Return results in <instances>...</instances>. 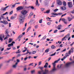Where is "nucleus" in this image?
<instances>
[{
	"mask_svg": "<svg viewBox=\"0 0 74 74\" xmlns=\"http://www.w3.org/2000/svg\"><path fill=\"white\" fill-rule=\"evenodd\" d=\"M1 23H3L4 25H6L8 24V23L7 21L3 20V21H0Z\"/></svg>",
	"mask_w": 74,
	"mask_h": 74,
	"instance_id": "obj_4",
	"label": "nucleus"
},
{
	"mask_svg": "<svg viewBox=\"0 0 74 74\" xmlns=\"http://www.w3.org/2000/svg\"><path fill=\"white\" fill-rule=\"evenodd\" d=\"M42 63V61H40L39 62L38 65L40 66V65H41Z\"/></svg>",
	"mask_w": 74,
	"mask_h": 74,
	"instance_id": "obj_33",
	"label": "nucleus"
},
{
	"mask_svg": "<svg viewBox=\"0 0 74 74\" xmlns=\"http://www.w3.org/2000/svg\"><path fill=\"white\" fill-rule=\"evenodd\" d=\"M21 51H20V49H19L16 52V53H21Z\"/></svg>",
	"mask_w": 74,
	"mask_h": 74,
	"instance_id": "obj_26",
	"label": "nucleus"
},
{
	"mask_svg": "<svg viewBox=\"0 0 74 74\" xmlns=\"http://www.w3.org/2000/svg\"><path fill=\"white\" fill-rule=\"evenodd\" d=\"M51 49H55L56 48V47L54 46L53 45L51 46Z\"/></svg>",
	"mask_w": 74,
	"mask_h": 74,
	"instance_id": "obj_21",
	"label": "nucleus"
},
{
	"mask_svg": "<svg viewBox=\"0 0 74 74\" xmlns=\"http://www.w3.org/2000/svg\"><path fill=\"white\" fill-rule=\"evenodd\" d=\"M71 63H72V62H69V63H67L66 64V67H68L69 66H70V64H71Z\"/></svg>",
	"mask_w": 74,
	"mask_h": 74,
	"instance_id": "obj_18",
	"label": "nucleus"
},
{
	"mask_svg": "<svg viewBox=\"0 0 74 74\" xmlns=\"http://www.w3.org/2000/svg\"><path fill=\"white\" fill-rule=\"evenodd\" d=\"M51 59V57H49V58L48 60V62H49V60Z\"/></svg>",
	"mask_w": 74,
	"mask_h": 74,
	"instance_id": "obj_58",
	"label": "nucleus"
},
{
	"mask_svg": "<svg viewBox=\"0 0 74 74\" xmlns=\"http://www.w3.org/2000/svg\"><path fill=\"white\" fill-rule=\"evenodd\" d=\"M62 3L64 6H66V5H67V3H66V2L64 1L62 2Z\"/></svg>",
	"mask_w": 74,
	"mask_h": 74,
	"instance_id": "obj_17",
	"label": "nucleus"
},
{
	"mask_svg": "<svg viewBox=\"0 0 74 74\" xmlns=\"http://www.w3.org/2000/svg\"><path fill=\"white\" fill-rule=\"evenodd\" d=\"M42 19H41L39 20V22L40 23H42Z\"/></svg>",
	"mask_w": 74,
	"mask_h": 74,
	"instance_id": "obj_37",
	"label": "nucleus"
},
{
	"mask_svg": "<svg viewBox=\"0 0 74 74\" xmlns=\"http://www.w3.org/2000/svg\"><path fill=\"white\" fill-rule=\"evenodd\" d=\"M56 54V52H55L54 53L51 54V56H54V55H55V54Z\"/></svg>",
	"mask_w": 74,
	"mask_h": 74,
	"instance_id": "obj_38",
	"label": "nucleus"
},
{
	"mask_svg": "<svg viewBox=\"0 0 74 74\" xmlns=\"http://www.w3.org/2000/svg\"><path fill=\"white\" fill-rule=\"evenodd\" d=\"M27 58H28V57H26L24 58V60L25 61H26V60H27Z\"/></svg>",
	"mask_w": 74,
	"mask_h": 74,
	"instance_id": "obj_52",
	"label": "nucleus"
},
{
	"mask_svg": "<svg viewBox=\"0 0 74 74\" xmlns=\"http://www.w3.org/2000/svg\"><path fill=\"white\" fill-rule=\"evenodd\" d=\"M16 61L17 62H18V63H19V62H20V60H19V59H17Z\"/></svg>",
	"mask_w": 74,
	"mask_h": 74,
	"instance_id": "obj_59",
	"label": "nucleus"
},
{
	"mask_svg": "<svg viewBox=\"0 0 74 74\" xmlns=\"http://www.w3.org/2000/svg\"><path fill=\"white\" fill-rule=\"evenodd\" d=\"M32 27H28V28L27 30V32L29 31V30H30V29H31V28Z\"/></svg>",
	"mask_w": 74,
	"mask_h": 74,
	"instance_id": "obj_24",
	"label": "nucleus"
},
{
	"mask_svg": "<svg viewBox=\"0 0 74 74\" xmlns=\"http://www.w3.org/2000/svg\"><path fill=\"white\" fill-rule=\"evenodd\" d=\"M6 37L7 38L10 37V35L8 34L6 35Z\"/></svg>",
	"mask_w": 74,
	"mask_h": 74,
	"instance_id": "obj_50",
	"label": "nucleus"
},
{
	"mask_svg": "<svg viewBox=\"0 0 74 74\" xmlns=\"http://www.w3.org/2000/svg\"><path fill=\"white\" fill-rule=\"evenodd\" d=\"M17 64H18V62H16L15 65H14L13 67V68H16V66H17Z\"/></svg>",
	"mask_w": 74,
	"mask_h": 74,
	"instance_id": "obj_19",
	"label": "nucleus"
},
{
	"mask_svg": "<svg viewBox=\"0 0 74 74\" xmlns=\"http://www.w3.org/2000/svg\"><path fill=\"white\" fill-rule=\"evenodd\" d=\"M9 7V5L5 7V8H1V11H5L6 10V9L8 8Z\"/></svg>",
	"mask_w": 74,
	"mask_h": 74,
	"instance_id": "obj_5",
	"label": "nucleus"
},
{
	"mask_svg": "<svg viewBox=\"0 0 74 74\" xmlns=\"http://www.w3.org/2000/svg\"><path fill=\"white\" fill-rule=\"evenodd\" d=\"M31 72V73L33 74V73H34L35 72V71L34 70L32 71Z\"/></svg>",
	"mask_w": 74,
	"mask_h": 74,
	"instance_id": "obj_43",
	"label": "nucleus"
},
{
	"mask_svg": "<svg viewBox=\"0 0 74 74\" xmlns=\"http://www.w3.org/2000/svg\"><path fill=\"white\" fill-rule=\"evenodd\" d=\"M51 14V15H56L57 16H58V15H62L63 14L62 13H58V14H57L56 13L54 12L52 13Z\"/></svg>",
	"mask_w": 74,
	"mask_h": 74,
	"instance_id": "obj_2",
	"label": "nucleus"
},
{
	"mask_svg": "<svg viewBox=\"0 0 74 74\" xmlns=\"http://www.w3.org/2000/svg\"><path fill=\"white\" fill-rule=\"evenodd\" d=\"M33 13L32 12H31V13H30V14H29V16H33Z\"/></svg>",
	"mask_w": 74,
	"mask_h": 74,
	"instance_id": "obj_32",
	"label": "nucleus"
},
{
	"mask_svg": "<svg viewBox=\"0 0 74 74\" xmlns=\"http://www.w3.org/2000/svg\"><path fill=\"white\" fill-rule=\"evenodd\" d=\"M13 45H14V44H12V43H11L9 44L8 46V47H11V46H13Z\"/></svg>",
	"mask_w": 74,
	"mask_h": 74,
	"instance_id": "obj_25",
	"label": "nucleus"
},
{
	"mask_svg": "<svg viewBox=\"0 0 74 74\" xmlns=\"http://www.w3.org/2000/svg\"><path fill=\"white\" fill-rule=\"evenodd\" d=\"M34 27L35 29H37L38 28V25H36Z\"/></svg>",
	"mask_w": 74,
	"mask_h": 74,
	"instance_id": "obj_48",
	"label": "nucleus"
},
{
	"mask_svg": "<svg viewBox=\"0 0 74 74\" xmlns=\"http://www.w3.org/2000/svg\"><path fill=\"white\" fill-rule=\"evenodd\" d=\"M57 32H58V30L56 29L54 31L53 33H56Z\"/></svg>",
	"mask_w": 74,
	"mask_h": 74,
	"instance_id": "obj_45",
	"label": "nucleus"
},
{
	"mask_svg": "<svg viewBox=\"0 0 74 74\" xmlns=\"http://www.w3.org/2000/svg\"><path fill=\"white\" fill-rule=\"evenodd\" d=\"M46 36H45L44 37H43V38H42V40H45V38H46Z\"/></svg>",
	"mask_w": 74,
	"mask_h": 74,
	"instance_id": "obj_39",
	"label": "nucleus"
},
{
	"mask_svg": "<svg viewBox=\"0 0 74 74\" xmlns=\"http://www.w3.org/2000/svg\"><path fill=\"white\" fill-rule=\"evenodd\" d=\"M48 64L47 62L46 63L45 66H44V67L47 68V67H48Z\"/></svg>",
	"mask_w": 74,
	"mask_h": 74,
	"instance_id": "obj_23",
	"label": "nucleus"
},
{
	"mask_svg": "<svg viewBox=\"0 0 74 74\" xmlns=\"http://www.w3.org/2000/svg\"><path fill=\"white\" fill-rule=\"evenodd\" d=\"M5 34H9V31H8V30H5Z\"/></svg>",
	"mask_w": 74,
	"mask_h": 74,
	"instance_id": "obj_20",
	"label": "nucleus"
},
{
	"mask_svg": "<svg viewBox=\"0 0 74 74\" xmlns=\"http://www.w3.org/2000/svg\"><path fill=\"white\" fill-rule=\"evenodd\" d=\"M66 51V49H64L62 51V52H65Z\"/></svg>",
	"mask_w": 74,
	"mask_h": 74,
	"instance_id": "obj_41",
	"label": "nucleus"
},
{
	"mask_svg": "<svg viewBox=\"0 0 74 74\" xmlns=\"http://www.w3.org/2000/svg\"><path fill=\"white\" fill-rule=\"evenodd\" d=\"M27 13V11L26 10H23L21 12V14L22 15H20L18 16V17L21 19H25V15Z\"/></svg>",
	"mask_w": 74,
	"mask_h": 74,
	"instance_id": "obj_1",
	"label": "nucleus"
},
{
	"mask_svg": "<svg viewBox=\"0 0 74 74\" xmlns=\"http://www.w3.org/2000/svg\"><path fill=\"white\" fill-rule=\"evenodd\" d=\"M57 11H58V9H56L55 10H53V12H56Z\"/></svg>",
	"mask_w": 74,
	"mask_h": 74,
	"instance_id": "obj_40",
	"label": "nucleus"
},
{
	"mask_svg": "<svg viewBox=\"0 0 74 74\" xmlns=\"http://www.w3.org/2000/svg\"><path fill=\"white\" fill-rule=\"evenodd\" d=\"M74 50V48L72 47L71 48V50L69 51L68 53L69 54V55H71V52H73V51Z\"/></svg>",
	"mask_w": 74,
	"mask_h": 74,
	"instance_id": "obj_12",
	"label": "nucleus"
},
{
	"mask_svg": "<svg viewBox=\"0 0 74 74\" xmlns=\"http://www.w3.org/2000/svg\"><path fill=\"white\" fill-rule=\"evenodd\" d=\"M56 68L55 67V66L54 65H53V68L51 71H50V73H53L54 72L55 70H56Z\"/></svg>",
	"mask_w": 74,
	"mask_h": 74,
	"instance_id": "obj_8",
	"label": "nucleus"
},
{
	"mask_svg": "<svg viewBox=\"0 0 74 74\" xmlns=\"http://www.w3.org/2000/svg\"><path fill=\"white\" fill-rule=\"evenodd\" d=\"M49 49H47L45 51V52H46V53H47V52H49Z\"/></svg>",
	"mask_w": 74,
	"mask_h": 74,
	"instance_id": "obj_30",
	"label": "nucleus"
},
{
	"mask_svg": "<svg viewBox=\"0 0 74 74\" xmlns=\"http://www.w3.org/2000/svg\"><path fill=\"white\" fill-rule=\"evenodd\" d=\"M38 4V0H37L36 1V5L37 6H38H38L40 5V4Z\"/></svg>",
	"mask_w": 74,
	"mask_h": 74,
	"instance_id": "obj_15",
	"label": "nucleus"
},
{
	"mask_svg": "<svg viewBox=\"0 0 74 74\" xmlns=\"http://www.w3.org/2000/svg\"><path fill=\"white\" fill-rule=\"evenodd\" d=\"M49 71L48 70L45 69V72L43 73V74H47L48 73Z\"/></svg>",
	"mask_w": 74,
	"mask_h": 74,
	"instance_id": "obj_14",
	"label": "nucleus"
},
{
	"mask_svg": "<svg viewBox=\"0 0 74 74\" xmlns=\"http://www.w3.org/2000/svg\"><path fill=\"white\" fill-rule=\"evenodd\" d=\"M40 9L41 11H44V10H45V9H44V8H41Z\"/></svg>",
	"mask_w": 74,
	"mask_h": 74,
	"instance_id": "obj_44",
	"label": "nucleus"
},
{
	"mask_svg": "<svg viewBox=\"0 0 74 74\" xmlns=\"http://www.w3.org/2000/svg\"><path fill=\"white\" fill-rule=\"evenodd\" d=\"M12 13H13V11H11L10 12L9 14L10 15H12Z\"/></svg>",
	"mask_w": 74,
	"mask_h": 74,
	"instance_id": "obj_47",
	"label": "nucleus"
},
{
	"mask_svg": "<svg viewBox=\"0 0 74 74\" xmlns=\"http://www.w3.org/2000/svg\"><path fill=\"white\" fill-rule=\"evenodd\" d=\"M50 10H47L46 12H45V13H46L47 14H49V12Z\"/></svg>",
	"mask_w": 74,
	"mask_h": 74,
	"instance_id": "obj_31",
	"label": "nucleus"
},
{
	"mask_svg": "<svg viewBox=\"0 0 74 74\" xmlns=\"http://www.w3.org/2000/svg\"><path fill=\"white\" fill-rule=\"evenodd\" d=\"M29 8H31V9H34V7L33 6H29Z\"/></svg>",
	"mask_w": 74,
	"mask_h": 74,
	"instance_id": "obj_34",
	"label": "nucleus"
},
{
	"mask_svg": "<svg viewBox=\"0 0 74 74\" xmlns=\"http://www.w3.org/2000/svg\"><path fill=\"white\" fill-rule=\"evenodd\" d=\"M69 56V54H68V53H66V56H65V57H66V58H67V56Z\"/></svg>",
	"mask_w": 74,
	"mask_h": 74,
	"instance_id": "obj_36",
	"label": "nucleus"
},
{
	"mask_svg": "<svg viewBox=\"0 0 74 74\" xmlns=\"http://www.w3.org/2000/svg\"><path fill=\"white\" fill-rule=\"evenodd\" d=\"M60 60V59L59 58L57 60H56L53 63H52L53 65V66H56V63H58V62Z\"/></svg>",
	"mask_w": 74,
	"mask_h": 74,
	"instance_id": "obj_7",
	"label": "nucleus"
},
{
	"mask_svg": "<svg viewBox=\"0 0 74 74\" xmlns=\"http://www.w3.org/2000/svg\"><path fill=\"white\" fill-rule=\"evenodd\" d=\"M36 53V51H33L32 53V54H34V53Z\"/></svg>",
	"mask_w": 74,
	"mask_h": 74,
	"instance_id": "obj_49",
	"label": "nucleus"
},
{
	"mask_svg": "<svg viewBox=\"0 0 74 74\" xmlns=\"http://www.w3.org/2000/svg\"><path fill=\"white\" fill-rule=\"evenodd\" d=\"M40 52L41 53L43 52V50L42 49H40Z\"/></svg>",
	"mask_w": 74,
	"mask_h": 74,
	"instance_id": "obj_53",
	"label": "nucleus"
},
{
	"mask_svg": "<svg viewBox=\"0 0 74 74\" xmlns=\"http://www.w3.org/2000/svg\"><path fill=\"white\" fill-rule=\"evenodd\" d=\"M48 25H51V22H49L47 23Z\"/></svg>",
	"mask_w": 74,
	"mask_h": 74,
	"instance_id": "obj_57",
	"label": "nucleus"
},
{
	"mask_svg": "<svg viewBox=\"0 0 74 74\" xmlns=\"http://www.w3.org/2000/svg\"><path fill=\"white\" fill-rule=\"evenodd\" d=\"M16 5V4H20V2L15 3Z\"/></svg>",
	"mask_w": 74,
	"mask_h": 74,
	"instance_id": "obj_62",
	"label": "nucleus"
},
{
	"mask_svg": "<svg viewBox=\"0 0 74 74\" xmlns=\"http://www.w3.org/2000/svg\"><path fill=\"white\" fill-rule=\"evenodd\" d=\"M23 9V7L22 6H19L17 8V11H19V10H22Z\"/></svg>",
	"mask_w": 74,
	"mask_h": 74,
	"instance_id": "obj_9",
	"label": "nucleus"
},
{
	"mask_svg": "<svg viewBox=\"0 0 74 74\" xmlns=\"http://www.w3.org/2000/svg\"><path fill=\"white\" fill-rule=\"evenodd\" d=\"M72 20V19H68V21H69V22H70V21H71Z\"/></svg>",
	"mask_w": 74,
	"mask_h": 74,
	"instance_id": "obj_56",
	"label": "nucleus"
},
{
	"mask_svg": "<svg viewBox=\"0 0 74 74\" xmlns=\"http://www.w3.org/2000/svg\"><path fill=\"white\" fill-rule=\"evenodd\" d=\"M19 21L20 23H23L24 22V21H25V20L23 19H19Z\"/></svg>",
	"mask_w": 74,
	"mask_h": 74,
	"instance_id": "obj_10",
	"label": "nucleus"
},
{
	"mask_svg": "<svg viewBox=\"0 0 74 74\" xmlns=\"http://www.w3.org/2000/svg\"><path fill=\"white\" fill-rule=\"evenodd\" d=\"M71 13H72V14H74V10H73V11H72Z\"/></svg>",
	"mask_w": 74,
	"mask_h": 74,
	"instance_id": "obj_64",
	"label": "nucleus"
},
{
	"mask_svg": "<svg viewBox=\"0 0 74 74\" xmlns=\"http://www.w3.org/2000/svg\"><path fill=\"white\" fill-rule=\"evenodd\" d=\"M21 56V55L20 54H18L17 55V57H19Z\"/></svg>",
	"mask_w": 74,
	"mask_h": 74,
	"instance_id": "obj_60",
	"label": "nucleus"
},
{
	"mask_svg": "<svg viewBox=\"0 0 74 74\" xmlns=\"http://www.w3.org/2000/svg\"><path fill=\"white\" fill-rule=\"evenodd\" d=\"M65 37V38H68L70 37V34H68L67 35H66Z\"/></svg>",
	"mask_w": 74,
	"mask_h": 74,
	"instance_id": "obj_22",
	"label": "nucleus"
},
{
	"mask_svg": "<svg viewBox=\"0 0 74 74\" xmlns=\"http://www.w3.org/2000/svg\"><path fill=\"white\" fill-rule=\"evenodd\" d=\"M66 14H67L66 13H65V14H63L61 16V18H62V17H63V16H65V15H66Z\"/></svg>",
	"mask_w": 74,
	"mask_h": 74,
	"instance_id": "obj_42",
	"label": "nucleus"
},
{
	"mask_svg": "<svg viewBox=\"0 0 74 74\" xmlns=\"http://www.w3.org/2000/svg\"><path fill=\"white\" fill-rule=\"evenodd\" d=\"M61 9L63 11H64V10H66V7L64 6H62L61 7Z\"/></svg>",
	"mask_w": 74,
	"mask_h": 74,
	"instance_id": "obj_13",
	"label": "nucleus"
},
{
	"mask_svg": "<svg viewBox=\"0 0 74 74\" xmlns=\"http://www.w3.org/2000/svg\"><path fill=\"white\" fill-rule=\"evenodd\" d=\"M8 14V12H6L5 13L3 14H1V18H2V19H4L5 18H4V16L3 15H6V14Z\"/></svg>",
	"mask_w": 74,
	"mask_h": 74,
	"instance_id": "obj_11",
	"label": "nucleus"
},
{
	"mask_svg": "<svg viewBox=\"0 0 74 74\" xmlns=\"http://www.w3.org/2000/svg\"><path fill=\"white\" fill-rule=\"evenodd\" d=\"M68 6L69 8H72L73 7V3L71 2H68Z\"/></svg>",
	"mask_w": 74,
	"mask_h": 74,
	"instance_id": "obj_3",
	"label": "nucleus"
},
{
	"mask_svg": "<svg viewBox=\"0 0 74 74\" xmlns=\"http://www.w3.org/2000/svg\"><path fill=\"white\" fill-rule=\"evenodd\" d=\"M74 44V42H73L72 44H70V46H72V45H73V44Z\"/></svg>",
	"mask_w": 74,
	"mask_h": 74,
	"instance_id": "obj_63",
	"label": "nucleus"
},
{
	"mask_svg": "<svg viewBox=\"0 0 74 74\" xmlns=\"http://www.w3.org/2000/svg\"><path fill=\"white\" fill-rule=\"evenodd\" d=\"M9 53H10V52H5L4 54V55H7V54H8Z\"/></svg>",
	"mask_w": 74,
	"mask_h": 74,
	"instance_id": "obj_35",
	"label": "nucleus"
},
{
	"mask_svg": "<svg viewBox=\"0 0 74 74\" xmlns=\"http://www.w3.org/2000/svg\"><path fill=\"white\" fill-rule=\"evenodd\" d=\"M24 48H25V49L24 50H23V52H26V51H27V48L25 47H24Z\"/></svg>",
	"mask_w": 74,
	"mask_h": 74,
	"instance_id": "obj_27",
	"label": "nucleus"
},
{
	"mask_svg": "<svg viewBox=\"0 0 74 74\" xmlns=\"http://www.w3.org/2000/svg\"><path fill=\"white\" fill-rule=\"evenodd\" d=\"M16 18V17L12 16L11 17V19H15V18Z\"/></svg>",
	"mask_w": 74,
	"mask_h": 74,
	"instance_id": "obj_46",
	"label": "nucleus"
},
{
	"mask_svg": "<svg viewBox=\"0 0 74 74\" xmlns=\"http://www.w3.org/2000/svg\"><path fill=\"white\" fill-rule=\"evenodd\" d=\"M62 21H63V22H65V21H66V19H62Z\"/></svg>",
	"mask_w": 74,
	"mask_h": 74,
	"instance_id": "obj_54",
	"label": "nucleus"
},
{
	"mask_svg": "<svg viewBox=\"0 0 74 74\" xmlns=\"http://www.w3.org/2000/svg\"><path fill=\"white\" fill-rule=\"evenodd\" d=\"M41 71H39L38 72V74H41Z\"/></svg>",
	"mask_w": 74,
	"mask_h": 74,
	"instance_id": "obj_61",
	"label": "nucleus"
},
{
	"mask_svg": "<svg viewBox=\"0 0 74 74\" xmlns=\"http://www.w3.org/2000/svg\"><path fill=\"white\" fill-rule=\"evenodd\" d=\"M57 3L58 5H61L62 4V1L60 0H58L57 1Z\"/></svg>",
	"mask_w": 74,
	"mask_h": 74,
	"instance_id": "obj_6",
	"label": "nucleus"
},
{
	"mask_svg": "<svg viewBox=\"0 0 74 74\" xmlns=\"http://www.w3.org/2000/svg\"><path fill=\"white\" fill-rule=\"evenodd\" d=\"M15 5H16V4L15 3V4L13 5H12V7L13 8H14V7L15 6Z\"/></svg>",
	"mask_w": 74,
	"mask_h": 74,
	"instance_id": "obj_51",
	"label": "nucleus"
},
{
	"mask_svg": "<svg viewBox=\"0 0 74 74\" xmlns=\"http://www.w3.org/2000/svg\"><path fill=\"white\" fill-rule=\"evenodd\" d=\"M0 40L1 41H3V38H2V37H0Z\"/></svg>",
	"mask_w": 74,
	"mask_h": 74,
	"instance_id": "obj_55",
	"label": "nucleus"
},
{
	"mask_svg": "<svg viewBox=\"0 0 74 74\" xmlns=\"http://www.w3.org/2000/svg\"><path fill=\"white\" fill-rule=\"evenodd\" d=\"M66 37L64 36V38H62V41H64V40H66V39H65V38H66Z\"/></svg>",
	"mask_w": 74,
	"mask_h": 74,
	"instance_id": "obj_29",
	"label": "nucleus"
},
{
	"mask_svg": "<svg viewBox=\"0 0 74 74\" xmlns=\"http://www.w3.org/2000/svg\"><path fill=\"white\" fill-rule=\"evenodd\" d=\"M12 39L10 38L9 39V43H10L11 42H12Z\"/></svg>",
	"mask_w": 74,
	"mask_h": 74,
	"instance_id": "obj_28",
	"label": "nucleus"
},
{
	"mask_svg": "<svg viewBox=\"0 0 74 74\" xmlns=\"http://www.w3.org/2000/svg\"><path fill=\"white\" fill-rule=\"evenodd\" d=\"M61 27H62V25H58V30H60V29H61Z\"/></svg>",
	"mask_w": 74,
	"mask_h": 74,
	"instance_id": "obj_16",
	"label": "nucleus"
}]
</instances>
